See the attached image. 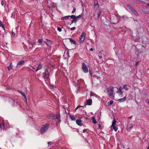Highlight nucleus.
Returning a JSON list of instances; mask_svg holds the SVG:
<instances>
[{"instance_id": "f257e3e1", "label": "nucleus", "mask_w": 149, "mask_h": 149, "mask_svg": "<svg viewBox=\"0 0 149 149\" xmlns=\"http://www.w3.org/2000/svg\"><path fill=\"white\" fill-rule=\"evenodd\" d=\"M113 88L112 86L106 88L104 90V92H107V94L109 96V97L112 99H113L114 98L115 93H113Z\"/></svg>"}, {"instance_id": "f03ea898", "label": "nucleus", "mask_w": 149, "mask_h": 149, "mask_svg": "<svg viewBox=\"0 0 149 149\" xmlns=\"http://www.w3.org/2000/svg\"><path fill=\"white\" fill-rule=\"evenodd\" d=\"M8 100L10 102L13 106L18 108H19L21 107L20 105L17 102H15V100H13L11 98L8 97Z\"/></svg>"}, {"instance_id": "7ed1b4c3", "label": "nucleus", "mask_w": 149, "mask_h": 149, "mask_svg": "<svg viewBox=\"0 0 149 149\" xmlns=\"http://www.w3.org/2000/svg\"><path fill=\"white\" fill-rule=\"evenodd\" d=\"M47 117L50 119H58L60 118V115L58 114L55 115L53 113H51L47 116Z\"/></svg>"}, {"instance_id": "20e7f679", "label": "nucleus", "mask_w": 149, "mask_h": 149, "mask_svg": "<svg viewBox=\"0 0 149 149\" xmlns=\"http://www.w3.org/2000/svg\"><path fill=\"white\" fill-rule=\"evenodd\" d=\"M49 126V124L46 123L41 128L40 130V132L42 134H43L48 129Z\"/></svg>"}, {"instance_id": "39448f33", "label": "nucleus", "mask_w": 149, "mask_h": 149, "mask_svg": "<svg viewBox=\"0 0 149 149\" xmlns=\"http://www.w3.org/2000/svg\"><path fill=\"white\" fill-rule=\"evenodd\" d=\"M86 36V33L83 32L79 37V41L80 42L82 43L84 40Z\"/></svg>"}, {"instance_id": "423d86ee", "label": "nucleus", "mask_w": 149, "mask_h": 149, "mask_svg": "<svg viewBox=\"0 0 149 149\" xmlns=\"http://www.w3.org/2000/svg\"><path fill=\"white\" fill-rule=\"evenodd\" d=\"M82 69L85 73H87L88 72V68L84 63H83L82 65Z\"/></svg>"}, {"instance_id": "0eeeda50", "label": "nucleus", "mask_w": 149, "mask_h": 149, "mask_svg": "<svg viewBox=\"0 0 149 149\" xmlns=\"http://www.w3.org/2000/svg\"><path fill=\"white\" fill-rule=\"evenodd\" d=\"M24 63V60L19 61L17 63L16 67H19L21 65H23Z\"/></svg>"}, {"instance_id": "6e6552de", "label": "nucleus", "mask_w": 149, "mask_h": 149, "mask_svg": "<svg viewBox=\"0 0 149 149\" xmlns=\"http://www.w3.org/2000/svg\"><path fill=\"white\" fill-rule=\"evenodd\" d=\"M44 74L45 77L47 78H49V74L48 71L47 69L45 70L44 72Z\"/></svg>"}, {"instance_id": "1a4fd4ad", "label": "nucleus", "mask_w": 149, "mask_h": 149, "mask_svg": "<svg viewBox=\"0 0 149 149\" xmlns=\"http://www.w3.org/2000/svg\"><path fill=\"white\" fill-rule=\"evenodd\" d=\"M18 91L19 93H20L24 97L25 99L26 100V103H27V98L26 97V95L24 93V92H23V91Z\"/></svg>"}, {"instance_id": "9d476101", "label": "nucleus", "mask_w": 149, "mask_h": 149, "mask_svg": "<svg viewBox=\"0 0 149 149\" xmlns=\"http://www.w3.org/2000/svg\"><path fill=\"white\" fill-rule=\"evenodd\" d=\"M92 104V100L91 99H88L86 100V104L88 105H91Z\"/></svg>"}, {"instance_id": "9b49d317", "label": "nucleus", "mask_w": 149, "mask_h": 149, "mask_svg": "<svg viewBox=\"0 0 149 149\" xmlns=\"http://www.w3.org/2000/svg\"><path fill=\"white\" fill-rule=\"evenodd\" d=\"M48 45H49L52 43V42L50 40H49L47 39H46L44 41Z\"/></svg>"}, {"instance_id": "f8f14e48", "label": "nucleus", "mask_w": 149, "mask_h": 149, "mask_svg": "<svg viewBox=\"0 0 149 149\" xmlns=\"http://www.w3.org/2000/svg\"><path fill=\"white\" fill-rule=\"evenodd\" d=\"M126 97H125L123 98L119 99L118 100V101L120 102H124L125 100H126Z\"/></svg>"}, {"instance_id": "ddd939ff", "label": "nucleus", "mask_w": 149, "mask_h": 149, "mask_svg": "<svg viewBox=\"0 0 149 149\" xmlns=\"http://www.w3.org/2000/svg\"><path fill=\"white\" fill-rule=\"evenodd\" d=\"M133 126V125L131 123H130L128 125L127 127V130H130Z\"/></svg>"}, {"instance_id": "4468645a", "label": "nucleus", "mask_w": 149, "mask_h": 149, "mask_svg": "<svg viewBox=\"0 0 149 149\" xmlns=\"http://www.w3.org/2000/svg\"><path fill=\"white\" fill-rule=\"evenodd\" d=\"M42 67V65L41 64H40L38 65L37 68L35 70L36 72H37L39 70H40Z\"/></svg>"}, {"instance_id": "2eb2a0df", "label": "nucleus", "mask_w": 149, "mask_h": 149, "mask_svg": "<svg viewBox=\"0 0 149 149\" xmlns=\"http://www.w3.org/2000/svg\"><path fill=\"white\" fill-rule=\"evenodd\" d=\"M81 120L80 119H77L76 120V123L79 125H81Z\"/></svg>"}, {"instance_id": "dca6fc26", "label": "nucleus", "mask_w": 149, "mask_h": 149, "mask_svg": "<svg viewBox=\"0 0 149 149\" xmlns=\"http://www.w3.org/2000/svg\"><path fill=\"white\" fill-rule=\"evenodd\" d=\"M99 57L100 58H102V55L103 54V51H100L99 52Z\"/></svg>"}, {"instance_id": "f3484780", "label": "nucleus", "mask_w": 149, "mask_h": 149, "mask_svg": "<svg viewBox=\"0 0 149 149\" xmlns=\"http://www.w3.org/2000/svg\"><path fill=\"white\" fill-rule=\"evenodd\" d=\"M91 120L92 121V122L94 124H95L97 123V122L94 117H93L92 118Z\"/></svg>"}, {"instance_id": "a211bd4d", "label": "nucleus", "mask_w": 149, "mask_h": 149, "mask_svg": "<svg viewBox=\"0 0 149 149\" xmlns=\"http://www.w3.org/2000/svg\"><path fill=\"white\" fill-rule=\"evenodd\" d=\"M128 8L130 9L132 12L133 11L134 9L132 7L129 5H127V6Z\"/></svg>"}, {"instance_id": "6ab92c4d", "label": "nucleus", "mask_w": 149, "mask_h": 149, "mask_svg": "<svg viewBox=\"0 0 149 149\" xmlns=\"http://www.w3.org/2000/svg\"><path fill=\"white\" fill-rule=\"evenodd\" d=\"M70 17V15H68L67 16H65L64 17H62L61 18V20H64V19L66 20V19H68Z\"/></svg>"}, {"instance_id": "aec40b11", "label": "nucleus", "mask_w": 149, "mask_h": 149, "mask_svg": "<svg viewBox=\"0 0 149 149\" xmlns=\"http://www.w3.org/2000/svg\"><path fill=\"white\" fill-rule=\"evenodd\" d=\"M116 123V121L115 120V118H114L113 119V120L112 122V124L111 126H115V124Z\"/></svg>"}, {"instance_id": "412c9836", "label": "nucleus", "mask_w": 149, "mask_h": 149, "mask_svg": "<svg viewBox=\"0 0 149 149\" xmlns=\"http://www.w3.org/2000/svg\"><path fill=\"white\" fill-rule=\"evenodd\" d=\"M111 129L113 130H114V131L115 132H116L117 131V130L118 129V128L117 127H116L115 126H111Z\"/></svg>"}, {"instance_id": "4be33fe9", "label": "nucleus", "mask_w": 149, "mask_h": 149, "mask_svg": "<svg viewBox=\"0 0 149 149\" xmlns=\"http://www.w3.org/2000/svg\"><path fill=\"white\" fill-rule=\"evenodd\" d=\"M133 14L136 16H138V14L137 13V12L134 9L133 11L132 12Z\"/></svg>"}, {"instance_id": "5701e85b", "label": "nucleus", "mask_w": 149, "mask_h": 149, "mask_svg": "<svg viewBox=\"0 0 149 149\" xmlns=\"http://www.w3.org/2000/svg\"><path fill=\"white\" fill-rule=\"evenodd\" d=\"M69 39L70 40V42H71L72 43H73L74 44H76V42L72 39L71 38H69Z\"/></svg>"}, {"instance_id": "b1692460", "label": "nucleus", "mask_w": 149, "mask_h": 149, "mask_svg": "<svg viewBox=\"0 0 149 149\" xmlns=\"http://www.w3.org/2000/svg\"><path fill=\"white\" fill-rule=\"evenodd\" d=\"M70 118L72 120L74 121L76 120V118L73 116L70 115Z\"/></svg>"}, {"instance_id": "393cba45", "label": "nucleus", "mask_w": 149, "mask_h": 149, "mask_svg": "<svg viewBox=\"0 0 149 149\" xmlns=\"http://www.w3.org/2000/svg\"><path fill=\"white\" fill-rule=\"evenodd\" d=\"M29 49H31L33 47V44L32 43H30L29 44Z\"/></svg>"}, {"instance_id": "a878e982", "label": "nucleus", "mask_w": 149, "mask_h": 149, "mask_svg": "<svg viewBox=\"0 0 149 149\" xmlns=\"http://www.w3.org/2000/svg\"><path fill=\"white\" fill-rule=\"evenodd\" d=\"M0 26L2 27L4 30H5V28L3 24L2 23V22L0 21Z\"/></svg>"}, {"instance_id": "bb28decb", "label": "nucleus", "mask_w": 149, "mask_h": 149, "mask_svg": "<svg viewBox=\"0 0 149 149\" xmlns=\"http://www.w3.org/2000/svg\"><path fill=\"white\" fill-rule=\"evenodd\" d=\"M60 118L58 119H58V120L56 122V125H57L58 124H59L61 122V120L60 119Z\"/></svg>"}, {"instance_id": "cd10ccee", "label": "nucleus", "mask_w": 149, "mask_h": 149, "mask_svg": "<svg viewBox=\"0 0 149 149\" xmlns=\"http://www.w3.org/2000/svg\"><path fill=\"white\" fill-rule=\"evenodd\" d=\"M77 21V19L76 18V17L74 19H73L72 21L71 24H72L73 23H75Z\"/></svg>"}, {"instance_id": "c85d7f7f", "label": "nucleus", "mask_w": 149, "mask_h": 149, "mask_svg": "<svg viewBox=\"0 0 149 149\" xmlns=\"http://www.w3.org/2000/svg\"><path fill=\"white\" fill-rule=\"evenodd\" d=\"M123 88L126 91H127L128 89V88L127 87V85H124L123 87Z\"/></svg>"}, {"instance_id": "c756f323", "label": "nucleus", "mask_w": 149, "mask_h": 149, "mask_svg": "<svg viewBox=\"0 0 149 149\" xmlns=\"http://www.w3.org/2000/svg\"><path fill=\"white\" fill-rule=\"evenodd\" d=\"M94 6L95 8H99V6L97 3H96L95 2L94 3Z\"/></svg>"}, {"instance_id": "7c9ffc66", "label": "nucleus", "mask_w": 149, "mask_h": 149, "mask_svg": "<svg viewBox=\"0 0 149 149\" xmlns=\"http://www.w3.org/2000/svg\"><path fill=\"white\" fill-rule=\"evenodd\" d=\"M43 42V39H39L38 40V42L39 43H42Z\"/></svg>"}, {"instance_id": "2f4dec72", "label": "nucleus", "mask_w": 149, "mask_h": 149, "mask_svg": "<svg viewBox=\"0 0 149 149\" xmlns=\"http://www.w3.org/2000/svg\"><path fill=\"white\" fill-rule=\"evenodd\" d=\"M113 102L112 100H111L108 102V104H113Z\"/></svg>"}, {"instance_id": "473e14b6", "label": "nucleus", "mask_w": 149, "mask_h": 149, "mask_svg": "<svg viewBox=\"0 0 149 149\" xmlns=\"http://www.w3.org/2000/svg\"><path fill=\"white\" fill-rule=\"evenodd\" d=\"M70 17L71 18L73 19L76 17V16L74 15H72L70 16Z\"/></svg>"}, {"instance_id": "72a5a7b5", "label": "nucleus", "mask_w": 149, "mask_h": 149, "mask_svg": "<svg viewBox=\"0 0 149 149\" xmlns=\"http://www.w3.org/2000/svg\"><path fill=\"white\" fill-rule=\"evenodd\" d=\"M119 94L120 95H122L123 94V92L122 91H121V89H119Z\"/></svg>"}, {"instance_id": "f704fd0d", "label": "nucleus", "mask_w": 149, "mask_h": 149, "mask_svg": "<svg viewBox=\"0 0 149 149\" xmlns=\"http://www.w3.org/2000/svg\"><path fill=\"white\" fill-rule=\"evenodd\" d=\"M57 30L59 32H61L62 31L61 28H60L59 27H57Z\"/></svg>"}, {"instance_id": "c9c22d12", "label": "nucleus", "mask_w": 149, "mask_h": 149, "mask_svg": "<svg viewBox=\"0 0 149 149\" xmlns=\"http://www.w3.org/2000/svg\"><path fill=\"white\" fill-rule=\"evenodd\" d=\"M101 11H100L98 13V18H99V17H100V14L101 13Z\"/></svg>"}, {"instance_id": "e433bc0d", "label": "nucleus", "mask_w": 149, "mask_h": 149, "mask_svg": "<svg viewBox=\"0 0 149 149\" xmlns=\"http://www.w3.org/2000/svg\"><path fill=\"white\" fill-rule=\"evenodd\" d=\"M7 68L8 71H10L12 68L10 66H9L7 67Z\"/></svg>"}, {"instance_id": "4c0bfd02", "label": "nucleus", "mask_w": 149, "mask_h": 149, "mask_svg": "<svg viewBox=\"0 0 149 149\" xmlns=\"http://www.w3.org/2000/svg\"><path fill=\"white\" fill-rule=\"evenodd\" d=\"M76 10V8H74L72 12V13H73L74 12H75Z\"/></svg>"}, {"instance_id": "58836bf2", "label": "nucleus", "mask_w": 149, "mask_h": 149, "mask_svg": "<svg viewBox=\"0 0 149 149\" xmlns=\"http://www.w3.org/2000/svg\"><path fill=\"white\" fill-rule=\"evenodd\" d=\"M94 95H95V94H94V93H90V96L91 97L92 96H93Z\"/></svg>"}, {"instance_id": "ea45409f", "label": "nucleus", "mask_w": 149, "mask_h": 149, "mask_svg": "<svg viewBox=\"0 0 149 149\" xmlns=\"http://www.w3.org/2000/svg\"><path fill=\"white\" fill-rule=\"evenodd\" d=\"M81 17V15H79L78 16L76 17V18L77 19V18H79Z\"/></svg>"}, {"instance_id": "a19ab883", "label": "nucleus", "mask_w": 149, "mask_h": 149, "mask_svg": "<svg viewBox=\"0 0 149 149\" xmlns=\"http://www.w3.org/2000/svg\"><path fill=\"white\" fill-rule=\"evenodd\" d=\"M75 29H76V27H73L72 28H71L70 29V30L71 31H73V30H74Z\"/></svg>"}, {"instance_id": "79ce46f5", "label": "nucleus", "mask_w": 149, "mask_h": 149, "mask_svg": "<svg viewBox=\"0 0 149 149\" xmlns=\"http://www.w3.org/2000/svg\"><path fill=\"white\" fill-rule=\"evenodd\" d=\"M83 107V106H81L80 105H78L75 109L76 110H77L78 108L79 107Z\"/></svg>"}, {"instance_id": "37998d69", "label": "nucleus", "mask_w": 149, "mask_h": 149, "mask_svg": "<svg viewBox=\"0 0 149 149\" xmlns=\"http://www.w3.org/2000/svg\"><path fill=\"white\" fill-rule=\"evenodd\" d=\"M1 4L2 6H3L4 3V2L3 1H1Z\"/></svg>"}, {"instance_id": "c03bdc74", "label": "nucleus", "mask_w": 149, "mask_h": 149, "mask_svg": "<svg viewBox=\"0 0 149 149\" xmlns=\"http://www.w3.org/2000/svg\"><path fill=\"white\" fill-rule=\"evenodd\" d=\"M11 33H12V36H14L15 35V33L13 32Z\"/></svg>"}, {"instance_id": "a18cd8bd", "label": "nucleus", "mask_w": 149, "mask_h": 149, "mask_svg": "<svg viewBox=\"0 0 149 149\" xmlns=\"http://www.w3.org/2000/svg\"><path fill=\"white\" fill-rule=\"evenodd\" d=\"M10 66L11 67H12V68H13V65H12V63H11L10 64V65L9 66Z\"/></svg>"}, {"instance_id": "49530a36", "label": "nucleus", "mask_w": 149, "mask_h": 149, "mask_svg": "<svg viewBox=\"0 0 149 149\" xmlns=\"http://www.w3.org/2000/svg\"><path fill=\"white\" fill-rule=\"evenodd\" d=\"M78 83L79 84V82L80 81V82H83V81L82 80H78Z\"/></svg>"}, {"instance_id": "de8ad7c7", "label": "nucleus", "mask_w": 149, "mask_h": 149, "mask_svg": "<svg viewBox=\"0 0 149 149\" xmlns=\"http://www.w3.org/2000/svg\"><path fill=\"white\" fill-rule=\"evenodd\" d=\"M139 64V61H137L136 62V63H135V65L136 66H137V65H138Z\"/></svg>"}, {"instance_id": "09e8293b", "label": "nucleus", "mask_w": 149, "mask_h": 149, "mask_svg": "<svg viewBox=\"0 0 149 149\" xmlns=\"http://www.w3.org/2000/svg\"><path fill=\"white\" fill-rule=\"evenodd\" d=\"M90 51H93V48H91V49H90Z\"/></svg>"}, {"instance_id": "8fccbe9b", "label": "nucleus", "mask_w": 149, "mask_h": 149, "mask_svg": "<svg viewBox=\"0 0 149 149\" xmlns=\"http://www.w3.org/2000/svg\"><path fill=\"white\" fill-rule=\"evenodd\" d=\"M86 131V129H84L83 130V132H85Z\"/></svg>"}, {"instance_id": "3c124183", "label": "nucleus", "mask_w": 149, "mask_h": 149, "mask_svg": "<svg viewBox=\"0 0 149 149\" xmlns=\"http://www.w3.org/2000/svg\"><path fill=\"white\" fill-rule=\"evenodd\" d=\"M30 66L33 69H35V68L33 67L31 65H30Z\"/></svg>"}, {"instance_id": "603ef678", "label": "nucleus", "mask_w": 149, "mask_h": 149, "mask_svg": "<svg viewBox=\"0 0 149 149\" xmlns=\"http://www.w3.org/2000/svg\"><path fill=\"white\" fill-rule=\"evenodd\" d=\"M132 116H131V117H129L128 118H129V119H131V118H132Z\"/></svg>"}, {"instance_id": "864d4df0", "label": "nucleus", "mask_w": 149, "mask_h": 149, "mask_svg": "<svg viewBox=\"0 0 149 149\" xmlns=\"http://www.w3.org/2000/svg\"><path fill=\"white\" fill-rule=\"evenodd\" d=\"M2 125L3 127H4V123H3Z\"/></svg>"}, {"instance_id": "5fc2aeb1", "label": "nucleus", "mask_w": 149, "mask_h": 149, "mask_svg": "<svg viewBox=\"0 0 149 149\" xmlns=\"http://www.w3.org/2000/svg\"><path fill=\"white\" fill-rule=\"evenodd\" d=\"M1 126L2 125L1 123H0V128H1Z\"/></svg>"}, {"instance_id": "6e6d98bb", "label": "nucleus", "mask_w": 149, "mask_h": 149, "mask_svg": "<svg viewBox=\"0 0 149 149\" xmlns=\"http://www.w3.org/2000/svg\"><path fill=\"white\" fill-rule=\"evenodd\" d=\"M147 6H148V7H149V3H147Z\"/></svg>"}, {"instance_id": "4d7b16f0", "label": "nucleus", "mask_w": 149, "mask_h": 149, "mask_svg": "<svg viewBox=\"0 0 149 149\" xmlns=\"http://www.w3.org/2000/svg\"><path fill=\"white\" fill-rule=\"evenodd\" d=\"M98 126H99L100 127H101V126H100V124H99V125H98Z\"/></svg>"}, {"instance_id": "13d9d810", "label": "nucleus", "mask_w": 149, "mask_h": 149, "mask_svg": "<svg viewBox=\"0 0 149 149\" xmlns=\"http://www.w3.org/2000/svg\"><path fill=\"white\" fill-rule=\"evenodd\" d=\"M134 21H137V20H134Z\"/></svg>"}, {"instance_id": "bf43d9fd", "label": "nucleus", "mask_w": 149, "mask_h": 149, "mask_svg": "<svg viewBox=\"0 0 149 149\" xmlns=\"http://www.w3.org/2000/svg\"><path fill=\"white\" fill-rule=\"evenodd\" d=\"M91 76L92 75V74L91 73Z\"/></svg>"}, {"instance_id": "052dcab7", "label": "nucleus", "mask_w": 149, "mask_h": 149, "mask_svg": "<svg viewBox=\"0 0 149 149\" xmlns=\"http://www.w3.org/2000/svg\"><path fill=\"white\" fill-rule=\"evenodd\" d=\"M147 149H149V147H148V148Z\"/></svg>"}, {"instance_id": "680f3d73", "label": "nucleus", "mask_w": 149, "mask_h": 149, "mask_svg": "<svg viewBox=\"0 0 149 149\" xmlns=\"http://www.w3.org/2000/svg\"><path fill=\"white\" fill-rule=\"evenodd\" d=\"M48 143L49 144H50V143L49 142Z\"/></svg>"}, {"instance_id": "e2e57ef3", "label": "nucleus", "mask_w": 149, "mask_h": 149, "mask_svg": "<svg viewBox=\"0 0 149 149\" xmlns=\"http://www.w3.org/2000/svg\"><path fill=\"white\" fill-rule=\"evenodd\" d=\"M48 143L49 144H50V143L49 142Z\"/></svg>"}]
</instances>
